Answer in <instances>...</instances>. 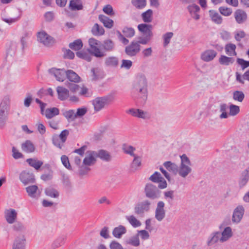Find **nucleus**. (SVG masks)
<instances>
[{
	"label": "nucleus",
	"instance_id": "1",
	"mask_svg": "<svg viewBox=\"0 0 249 249\" xmlns=\"http://www.w3.org/2000/svg\"><path fill=\"white\" fill-rule=\"evenodd\" d=\"M131 93L136 102L141 104L145 103L148 97V83L144 75L140 74L137 76L132 85Z\"/></svg>",
	"mask_w": 249,
	"mask_h": 249
},
{
	"label": "nucleus",
	"instance_id": "2",
	"mask_svg": "<svg viewBox=\"0 0 249 249\" xmlns=\"http://www.w3.org/2000/svg\"><path fill=\"white\" fill-rule=\"evenodd\" d=\"M90 48L88 51L91 55L97 58H103L105 56L104 52H101V42L94 38H90L88 41Z\"/></svg>",
	"mask_w": 249,
	"mask_h": 249
},
{
	"label": "nucleus",
	"instance_id": "3",
	"mask_svg": "<svg viewBox=\"0 0 249 249\" xmlns=\"http://www.w3.org/2000/svg\"><path fill=\"white\" fill-rule=\"evenodd\" d=\"M113 99L112 96L108 95L97 97L92 101V105L95 111H99L109 104Z\"/></svg>",
	"mask_w": 249,
	"mask_h": 249
},
{
	"label": "nucleus",
	"instance_id": "4",
	"mask_svg": "<svg viewBox=\"0 0 249 249\" xmlns=\"http://www.w3.org/2000/svg\"><path fill=\"white\" fill-rule=\"evenodd\" d=\"M9 99L5 98L0 104V128L5 125L9 110Z\"/></svg>",
	"mask_w": 249,
	"mask_h": 249
},
{
	"label": "nucleus",
	"instance_id": "5",
	"mask_svg": "<svg viewBox=\"0 0 249 249\" xmlns=\"http://www.w3.org/2000/svg\"><path fill=\"white\" fill-rule=\"evenodd\" d=\"M144 193L146 197L154 200L160 197L161 191L156 186L148 183L145 185Z\"/></svg>",
	"mask_w": 249,
	"mask_h": 249
},
{
	"label": "nucleus",
	"instance_id": "6",
	"mask_svg": "<svg viewBox=\"0 0 249 249\" xmlns=\"http://www.w3.org/2000/svg\"><path fill=\"white\" fill-rule=\"evenodd\" d=\"M69 133L68 130L65 129L63 130L59 135L54 134L52 137L53 143L55 146L61 149L63 146V144L66 142Z\"/></svg>",
	"mask_w": 249,
	"mask_h": 249
},
{
	"label": "nucleus",
	"instance_id": "7",
	"mask_svg": "<svg viewBox=\"0 0 249 249\" xmlns=\"http://www.w3.org/2000/svg\"><path fill=\"white\" fill-rule=\"evenodd\" d=\"M151 203L148 200H144L137 204L134 207L135 213L142 217L145 212H147L150 209Z\"/></svg>",
	"mask_w": 249,
	"mask_h": 249
},
{
	"label": "nucleus",
	"instance_id": "8",
	"mask_svg": "<svg viewBox=\"0 0 249 249\" xmlns=\"http://www.w3.org/2000/svg\"><path fill=\"white\" fill-rule=\"evenodd\" d=\"M141 47V45H139L136 40H133L125 47L124 52L130 57L135 56L140 53Z\"/></svg>",
	"mask_w": 249,
	"mask_h": 249
},
{
	"label": "nucleus",
	"instance_id": "9",
	"mask_svg": "<svg viewBox=\"0 0 249 249\" xmlns=\"http://www.w3.org/2000/svg\"><path fill=\"white\" fill-rule=\"evenodd\" d=\"M165 203L159 201L157 204L155 212V217L158 221H161L165 217L166 211L164 209Z\"/></svg>",
	"mask_w": 249,
	"mask_h": 249
},
{
	"label": "nucleus",
	"instance_id": "10",
	"mask_svg": "<svg viewBox=\"0 0 249 249\" xmlns=\"http://www.w3.org/2000/svg\"><path fill=\"white\" fill-rule=\"evenodd\" d=\"M245 213V208L242 205H239L233 210L231 220L234 224H238L242 220Z\"/></svg>",
	"mask_w": 249,
	"mask_h": 249
},
{
	"label": "nucleus",
	"instance_id": "11",
	"mask_svg": "<svg viewBox=\"0 0 249 249\" xmlns=\"http://www.w3.org/2000/svg\"><path fill=\"white\" fill-rule=\"evenodd\" d=\"M127 113L131 114L133 117L144 120H148L150 118V115L147 111L139 108H130L127 111Z\"/></svg>",
	"mask_w": 249,
	"mask_h": 249
},
{
	"label": "nucleus",
	"instance_id": "12",
	"mask_svg": "<svg viewBox=\"0 0 249 249\" xmlns=\"http://www.w3.org/2000/svg\"><path fill=\"white\" fill-rule=\"evenodd\" d=\"M19 179L24 185L34 183L36 181L34 174L26 171H23L20 174Z\"/></svg>",
	"mask_w": 249,
	"mask_h": 249
},
{
	"label": "nucleus",
	"instance_id": "13",
	"mask_svg": "<svg viewBox=\"0 0 249 249\" xmlns=\"http://www.w3.org/2000/svg\"><path fill=\"white\" fill-rule=\"evenodd\" d=\"M37 40L44 45L47 46L52 45L54 42L53 38L44 31L38 33Z\"/></svg>",
	"mask_w": 249,
	"mask_h": 249
},
{
	"label": "nucleus",
	"instance_id": "14",
	"mask_svg": "<svg viewBox=\"0 0 249 249\" xmlns=\"http://www.w3.org/2000/svg\"><path fill=\"white\" fill-rule=\"evenodd\" d=\"M220 231H215L212 232L207 240V245L208 247H213L218 242L224 243L223 240H221Z\"/></svg>",
	"mask_w": 249,
	"mask_h": 249
},
{
	"label": "nucleus",
	"instance_id": "15",
	"mask_svg": "<svg viewBox=\"0 0 249 249\" xmlns=\"http://www.w3.org/2000/svg\"><path fill=\"white\" fill-rule=\"evenodd\" d=\"M115 46V43L112 40L110 39L105 40L101 43V52L104 53L106 56L107 52H111L114 51Z\"/></svg>",
	"mask_w": 249,
	"mask_h": 249
},
{
	"label": "nucleus",
	"instance_id": "16",
	"mask_svg": "<svg viewBox=\"0 0 249 249\" xmlns=\"http://www.w3.org/2000/svg\"><path fill=\"white\" fill-rule=\"evenodd\" d=\"M49 72L59 81H64L66 76V71L64 69L53 68L49 70Z\"/></svg>",
	"mask_w": 249,
	"mask_h": 249
},
{
	"label": "nucleus",
	"instance_id": "17",
	"mask_svg": "<svg viewBox=\"0 0 249 249\" xmlns=\"http://www.w3.org/2000/svg\"><path fill=\"white\" fill-rule=\"evenodd\" d=\"M234 17L236 22L239 24L245 23L248 18L246 12L241 9H238L235 10L234 12Z\"/></svg>",
	"mask_w": 249,
	"mask_h": 249
},
{
	"label": "nucleus",
	"instance_id": "18",
	"mask_svg": "<svg viewBox=\"0 0 249 249\" xmlns=\"http://www.w3.org/2000/svg\"><path fill=\"white\" fill-rule=\"evenodd\" d=\"M25 190L29 197L35 199L40 196L41 192L36 185L28 186L25 188Z\"/></svg>",
	"mask_w": 249,
	"mask_h": 249
},
{
	"label": "nucleus",
	"instance_id": "19",
	"mask_svg": "<svg viewBox=\"0 0 249 249\" xmlns=\"http://www.w3.org/2000/svg\"><path fill=\"white\" fill-rule=\"evenodd\" d=\"M25 238L24 235L17 236L14 241L12 249H25Z\"/></svg>",
	"mask_w": 249,
	"mask_h": 249
},
{
	"label": "nucleus",
	"instance_id": "20",
	"mask_svg": "<svg viewBox=\"0 0 249 249\" xmlns=\"http://www.w3.org/2000/svg\"><path fill=\"white\" fill-rule=\"evenodd\" d=\"M5 217L6 221L9 224H13L17 217V213L15 210L10 209L5 212Z\"/></svg>",
	"mask_w": 249,
	"mask_h": 249
},
{
	"label": "nucleus",
	"instance_id": "21",
	"mask_svg": "<svg viewBox=\"0 0 249 249\" xmlns=\"http://www.w3.org/2000/svg\"><path fill=\"white\" fill-rule=\"evenodd\" d=\"M152 26L150 24L145 23L140 24L138 26V29L140 32L142 33L144 36H152L151 30Z\"/></svg>",
	"mask_w": 249,
	"mask_h": 249
},
{
	"label": "nucleus",
	"instance_id": "22",
	"mask_svg": "<svg viewBox=\"0 0 249 249\" xmlns=\"http://www.w3.org/2000/svg\"><path fill=\"white\" fill-rule=\"evenodd\" d=\"M104 63L106 67L116 68L119 65V59L116 56H108L105 59Z\"/></svg>",
	"mask_w": 249,
	"mask_h": 249
},
{
	"label": "nucleus",
	"instance_id": "23",
	"mask_svg": "<svg viewBox=\"0 0 249 249\" xmlns=\"http://www.w3.org/2000/svg\"><path fill=\"white\" fill-rule=\"evenodd\" d=\"M96 152L90 151L89 156L85 157L83 160L84 166H91L93 165L96 162Z\"/></svg>",
	"mask_w": 249,
	"mask_h": 249
},
{
	"label": "nucleus",
	"instance_id": "24",
	"mask_svg": "<svg viewBox=\"0 0 249 249\" xmlns=\"http://www.w3.org/2000/svg\"><path fill=\"white\" fill-rule=\"evenodd\" d=\"M217 54L216 52L213 50H208L205 51L201 54V58L206 62L210 61L214 59Z\"/></svg>",
	"mask_w": 249,
	"mask_h": 249
},
{
	"label": "nucleus",
	"instance_id": "25",
	"mask_svg": "<svg viewBox=\"0 0 249 249\" xmlns=\"http://www.w3.org/2000/svg\"><path fill=\"white\" fill-rule=\"evenodd\" d=\"M58 99L61 101L66 100L69 96V90L65 88L58 86L56 88Z\"/></svg>",
	"mask_w": 249,
	"mask_h": 249
},
{
	"label": "nucleus",
	"instance_id": "26",
	"mask_svg": "<svg viewBox=\"0 0 249 249\" xmlns=\"http://www.w3.org/2000/svg\"><path fill=\"white\" fill-rule=\"evenodd\" d=\"M187 9L193 18L196 20L199 19L200 16L198 14V12L200 11V8L198 5L196 4L189 5L187 7Z\"/></svg>",
	"mask_w": 249,
	"mask_h": 249
},
{
	"label": "nucleus",
	"instance_id": "27",
	"mask_svg": "<svg viewBox=\"0 0 249 249\" xmlns=\"http://www.w3.org/2000/svg\"><path fill=\"white\" fill-rule=\"evenodd\" d=\"M220 234L222 238L221 240L223 242H225L232 236V229L230 227H226L222 232L220 231Z\"/></svg>",
	"mask_w": 249,
	"mask_h": 249
},
{
	"label": "nucleus",
	"instance_id": "28",
	"mask_svg": "<svg viewBox=\"0 0 249 249\" xmlns=\"http://www.w3.org/2000/svg\"><path fill=\"white\" fill-rule=\"evenodd\" d=\"M133 157L134 159L130 165V170L132 172H135L140 169L142 165V159L141 157L137 155Z\"/></svg>",
	"mask_w": 249,
	"mask_h": 249
},
{
	"label": "nucleus",
	"instance_id": "29",
	"mask_svg": "<svg viewBox=\"0 0 249 249\" xmlns=\"http://www.w3.org/2000/svg\"><path fill=\"white\" fill-rule=\"evenodd\" d=\"M66 77L70 81L77 83L80 82V77L74 71L69 70L66 71Z\"/></svg>",
	"mask_w": 249,
	"mask_h": 249
},
{
	"label": "nucleus",
	"instance_id": "30",
	"mask_svg": "<svg viewBox=\"0 0 249 249\" xmlns=\"http://www.w3.org/2000/svg\"><path fill=\"white\" fill-rule=\"evenodd\" d=\"M190 165H180L178 167V173L182 178H186L192 171V169L189 166Z\"/></svg>",
	"mask_w": 249,
	"mask_h": 249
},
{
	"label": "nucleus",
	"instance_id": "31",
	"mask_svg": "<svg viewBox=\"0 0 249 249\" xmlns=\"http://www.w3.org/2000/svg\"><path fill=\"white\" fill-rule=\"evenodd\" d=\"M249 170L247 169L242 173L239 180V185L240 188L243 187L248 183L249 180Z\"/></svg>",
	"mask_w": 249,
	"mask_h": 249
},
{
	"label": "nucleus",
	"instance_id": "32",
	"mask_svg": "<svg viewBox=\"0 0 249 249\" xmlns=\"http://www.w3.org/2000/svg\"><path fill=\"white\" fill-rule=\"evenodd\" d=\"M69 7L72 11H79L83 9V2L81 0H71Z\"/></svg>",
	"mask_w": 249,
	"mask_h": 249
},
{
	"label": "nucleus",
	"instance_id": "33",
	"mask_svg": "<svg viewBox=\"0 0 249 249\" xmlns=\"http://www.w3.org/2000/svg\"><path fill=\"white\" fill-rule=\"evenodd\" d=\"M81 160L78 157H75L74 158V163L79 167V174L81 175H84L86 174L90 170L89 167L84 166V165H81Z\"/></svg>",
	"mask_w": 249,
	"mask_h": 249
},
{
	"label": "nucleus",
	"instance_id": "34",
	"mask_svg": "<svg viewBox=\"0 0 249 249\" xmlns=\"http://www.w3.org/2000/svg\"><path fill=\"white\" fill-rule=\"evenodd\" d=\"M22 150L25 152L30 153L33 152L35 147L33 143L29 140H27L21 144Z\"/></svg>",
	"mask_w": 249,
	"mask_h": 249
},
{
	"label": "nucleus",
	"instance_id": "35",
	"mask_svg": "<svg viewBox=\"0 0 249 249\" xmlns=\"http://www.w3.org/2000/svg\"><path fill=\"white\" fill-rule=\"evenodd\" d=\"M126 232V230L125 227L122 225H120L118 227H115L113 231L112 234L113 235L117 238H120L122 235L125 233Z\"/></svg>",
	"mask_w": 249,
	"mask_h": 249
},
{
	"label": "nucleus",
	"instance_id": "36",
	"mask_svg": "<svg viewBox=\"0 0 249 249\" xmlns=\"http://www.w3.org/2000/svg\"><path fill=\"white\" fill-rule=\"evenodd\" d=\"M163 165L167 170L174 175H176L178 171V165L170 161H165Z\"/></svg>",
	"mask_w": 249,
	"mask_h": 249
},
{
	"label": "nucleus",
	"instance_id": "37",
	"mask_svg": "<svg viewBox=\"0 0 249 249\" xmlns=\"http://www.w3.org/2000/svg\"><path fill=\"white\" fill-rule=\"evenodd\" d=\"M99 19L107 28L110 29L113 26V21L105 15H100L99 16Z\"/></svg>",
	"mask_w": 249,
	"mask_h": 249
},
{
	"label": "nucleus",
	"instance_id": "38",
	"mask_svg": "<svg viewBox=\"0 0 249 249\" xmlns=\"http://www.w3.org/2000/svg\"><path fill=\"white\" fill-rule=\"evenodd\" d=\"M96 157H98L102 160L106 161H109L111 159V157L109 153L104 150H100L97 152H96Z\"/></svg>",
	"mask_w": 249,
	"mask_h": 249
},
{
	"label": "nucleus",
	"instance_id": "39",
	"mask_svg": "<svg viewBox=\"0 0 249 249\" xmlns=\"http://www.w3.org/2000/svg\"><path fill=\"white\" fill-rule=\"evenodd\" d=\"M59 114V109L55 107L47 108L45 111V116L47 119H51Z\"/></svg>",
	"mask_w": 249,
	"mask_h": 249
},
{
	"label": "nucleus",
	"instance_id": "40",
	"mask_svg": "<svg viewBox=\"0 0 249 249\" xmlns=\"http://www.w3.org/2000/svg\"><path fill=\"white\" fill-rule=\"evenodd\" d=\"M26 162L30 166L34 168L36 170L39 169L43 163L42 161L37 160L36 159L33 158L27 159Z\"/></svg>",
	"mask_w": 249,
	"mask_h": 249
},
{
	"label": "nucleus",
	"instance_id": "41",
	"mask_svg": "<svg viewBox=\"0 0 249 249\" xmlns=\"http://www.w3.org/2000/svg\"><path fill=\"white\" fill-rule=\"evenodd\" d=\"M91 54H90L89 51L86 52L84 50L78 51L76 53V55L78 57L86 60L88 62H90L91 60L92 57Z\"/></svg>",
	"mask_w": 249,
	"mask_h": 249
},
{
	"label": "nucleus",
	"instance_id": "42",
	"mask_svg": "<svg viewBox=\"0 0 249 249\" xmlns=\"http://www.w3.org/2000/svg\"><path fill=\"white\" fill-rule=\"evenodd\" d=\"M236 45L232 43H228L225 45V52L229 56H235L237 53L235 52Z\"/></svg>",
	"mask_w": 249,
	"mask_h": 249
},
{
	"label": "nucleus",
	"instance_id": "43",
	"mask_svg": "<svg viewBox=\"0 0 249 249\" xmlns=\"http://www.w3.org/2000/svg\"><path fill=\"white\" fill-rule=\"evenodd\" d=\"M209 14L212 20L215 23L219 24L222 23V17L217 12L214 10H211L209 11Z\"/></svg>",
	"mask_w": 249,
	"mask_h": 249
},
{
	"label": "nucleus",
	"instance_id": "44",
	"mask_svg": "<svg viewBox=\"0 0 249 249\" xmlns=\"http://www.w3.org/2000/svg\"><path fill=\"white\" fill-rule=\"evenodd\" d=\"M229 108L226 104L223 103L220 105L219 111L221 114L219 115L220 119H227L229 117V113H227V110Z\"/></svg>",
	"mask_w": 249,
	"mask_h": 249
},
{
	"label": "nucleus",
	"instance_id": "45",
	"mask_svg": "<svg viewBox=\"0 0 249 249\" xmlns=\"http://www.w3.org/2000/svg\"><path fill=\"white\" fill-rule=\"evenodd\" d=\"M125 243L126 244L131 245L134 247H138L140 244L139 234L130 237L126 240Z\"/></svg>",
	"mask_w": 249,
	"mask_h": 249
},
{
	"label": "nucleus",
	"instance_id": "46",
	"mask_svg": "<svg viewBox=\"0 0 249 249\" xmlns=\"http://www.w3.org/2000/svg\"><path fill=\"white\" fill-rule=\"evenodd\" d=\"M83 43L80 39H78L74 40L73 42L70 43L69 45V47L75 51H79L83 47Z\"/></svg>",
	"mask_w": 249,
	"mask_h": 249
},
{
	"label": "nucleus",
	"instance_id": "47",
	"mask_svg": "<svg viewBox=\"0 0 249 249\" xmlns=\"http://www.w3.org/2000/svg\"><path fill=\"white\" fill-rule=\"evenodd\" d=\"M14 12L18 13V16L14 17L12 18H6L3 17H2L1 18L2 20L5 22L6 23L11 24L12 23H15L17 21H18L20 18V14H19V12L17 10L15 9L14 10Z\"/></svg>",
	"mask_w": 249,
	"mask_h": 249
},
{
	"label": "nucleus",
	"instance_id": "48",
	"mask_svg": "<svg viewBox=\"0 0 249 249\" xmlns=\"http://www.w3.org/2000/svg\"><path fill=\"white\" fill-rule=\"evenodd\" d=\"M153 11L148 9L142 14V18L144 22L149 23L152 20Z\"/></svg>",
	"mask_w": 249,
	"mask_h": 249
},
{
	"label": "nucleus",
	"instance_id": "49",
	"mask_svg": "<svg viewBox=\"0 0 249 249\" xmlns=\"http://www.w3.org/2000/svg\"><path fill=\"white\" fill-rule=\"evenodd\" d=\"M234 62V59L232 57H229L225 55H221L219 59V62L223 65L228 66Z\"/></svg>",
	"mask_w": 249,
	"mask_h": 249
},
{
	"label": "nucleus",
	"instance_id": "50",
	"mask_svg": "<svg viewBox=\"0 0 249 249\" xmlns=\"http://www.w3.org/2000/svg\"><path fill=\"white\" fill-rule=\"evenodd\" d=\"M91 32L94 36H101L104 34L105 30L102 26H100L98 24L95 23L92 28Z\"/></svg>",
	"mask_w": 249,
	"mask_h": 249
},
{
	"label": "nucleus",
	"instance_id": "51",
	"mask_svg": "<svg viewBox=\"0 0 249 249\" xmlns=\"http://www.w3.org/2000/svg\"><path fill=\"white\" fill-rule=\"evenodd\" d=\"M132 4L138 9H142L146 5V0H131Z\"/></svg>",
	"mask_w": 249,
	"mask_h": 249
},
{
	"label": "nucleus",
	"instance_id": "52",
	"mask_svg": "<svg viewBox=\"0 0 249 249\" xmlns=\"http://www.w3.org/2000/svg\"><path fill=\"white\" fill-rule=\"evenodd\" d=\"M31 33L25 32L20 39V42L22 45V49L24 50L27 47V39L31 36Z\"/></svg>",
	"mask_w": 249,
	"mask_h": 249
},
{
	"label": "nucleus",
	"instance_id": "53",
	"mask_svg": "<svg viewBox=\"0 0 249 249\" xmlns=\"http://www.w3.org/2000/svg\"><path fill=\"white\" fill-rule=\"evenodd\" d=\"M129 223L135 228L140 227L141 225V222L134 215H130L126 217Z\"/></svg>",
	"mask_w": 249,
	"mask_h": 249
},
{
	"label": "nucleus",
	"instance_id": "54",
	"mask_svg": "<svg viewBox=\"0 0 249 249\" xmlns=\"http://www.w3.org/2000/svg\"><path fill=\"white\" fill-rule=\"evenodd\" d=\"M92 91L85 86L81 88L80 91L79 93V95L85 97H90L92 95Z\"/></svg>",
	"mask_w": 249,
	"mask_h": 249
},
{
	"label": "nucleus",
	"instance_id": "55",
	"mask_svg": "<svg viewBox=\"0 0 249 249\" xmlns=\"http://www.w3.org/2000/svg\"><path fill=\"white\" fill-rule=\"evenodd\" d=\"M122 32L124 35L128 38L132 37L135 35V30L132 27H125L123 28Z\"/></svg>",
	"mask_w": 249,
	"mask_h": 249
},
{
	"label": "nucleus",
	"instance_id": "56",
	"mask_svg": "<svg viewBox=\"0 0 249 249\" xmlns=\"http://www.w3.org/2000/svg\"><path fill=\"white\" fill-rule=\"evenodd\" d=\"M232 97L235 101L242 102L245 98V94L242 91L236 90L233 92Z\"/></svg>",
	"mask_w": 249,
	"mask_h": 249
},
{
	"label": "nucleus",
	"instance_id": "57",
	"mask_svg": "<svg viewBox=\"0 0 249 249\" xmlns=\"http://www.w3.org/2000/svg\"><path fill=\"white\" fill-rule=\"evenodd\" d=\"M45 193L47 196L53 198H57L59 195V192L56 190L51 188H46Z\"/></svg>",
	"mask_w": 249,
	"mask_h": 249
},
{
	"label": "nucleus",
	"instance_id": "58",
	"mask_svg": "<svg viewBox=\"0 0 249 249\" xmlns=\"http://www.w3.org/2000/svg\"><path fill=\"white\" fill-rule=\"evenodd\" d=\"M123 150L124 152L127 154H129L131 156H134L136 155L134 153L136 149L135 147L131 145H128L126 144H124L123 145Z\"/></svg>",
	"mask_w": 249,
	"mask_h": 249
},
{
	"label": "nucleus",
	"instance_id": "59",
	"mask_svg": "<svg viewBox=\"0 0 249 249\" xmlns=\"http://www.w3.org/2000/svg\"><path fill=\"white\" fill-rule=\"evenodd\" d=\"M230 112L229 116H234L237 115L240 112V107L239 106L231 104L229 107Z\"/></svg>",
	"mask_w": 249,
	"mask_h": 249
},
{
	"label": "nucleus",
	"instance_id": "60",
	"mask_svg": "<svg viewBox=\"0 0 249 249\" xmlns=\"http://www.w3.org/2000/svg\"><path fill=\"white\" fill-rule=\"evenodd\" d=\"M63 114L68 120L73 121L76 119L75 113L74 110L70 109L65 111L63 112Z\"/></svg>",
	"mask_w": 249,
	"mask_h": 249
},
{
	"label": "nucleus",
	"instance_id": "61",
	"mask_svg": "<svg viewBox=\"0 0 249 249\" xmlns=\"http://www.w3.org/2000/svg\"><path fill=\"white\" fill-rule=\"evenodd\" d=\"M163 179V177L161 174L158 172H155L149 178V180L154 183H158L160 181V179Z\"/></svg>",
	"mask_w": 249,
	"mask_h": 249
},
{
	"label": "nucleus",
	"instance_id": "62",
	"mask_svg": "<svg viewBox=\"0 0 249 249\" xmlns=\"http://www.w3.org/2000/svg\"><path fill=\"white\" fill-rule=\"evenodd\" d=\"M174 34L172 32H167L163 35V46H167L170 43V40Z\"/></svg>",
	"mask_w": 249,
	"mask_h": 249
},
{
	"label": "nucleus",
	"instance_id": "63",
	"mask_svg": "<svg viewBox=\"0 0 249 249\" xmlns=\"http://www.w3.org/2000/svg\"><path fill=\"white\" fill-rule=\"evenodd\" d=\"M151 36H144V37L140 36L138 38V40H136V42L141 45V44L146 45L150 41Z\"/></svg>",
	"mask_w": 249,
	"mask_h": 249
},
{
	"label": "nucleus",
	"instance_id": "64",
	"mask_svg": "<svg viewBox=\"0 0 249 249\" xmlns=\"http://www.w3.org/2000/svg\"><path fill=\"white\" fill-rule=\"evenodd\" d=\"M219 11L222 15L225 16H230L232 12L231 8L224 6L220 7L219 8Z\"/></svg>",
	"mask_w": 249,
	"mask_h": 249
}]
</instances>
